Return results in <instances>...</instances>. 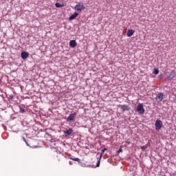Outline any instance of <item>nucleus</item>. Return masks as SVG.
<instances>
[{"instance_id":"nucleus-1","label":"nucleus","mask_w":176,"mask_h":176,"mask_svg":"<svg viewBox=\"0 0 176 176\" xmlns=\"http://www.w3.org/2000/svg\"><path fill=\"white\" fill-rule=\"evenodd\" d=\"M136 111L138 112L139 115H144V113H145V109H144V104L139 103L137 106Z\"/></svg>"},{"instance_id":"nucleus-2","label":"nucleus","mask_w":176,"mask_h":176,"mask_svg":"<svg viewBox=\"0 0 176 176\" xmlns=\"http://www.w3.org/2000/svg\"><path fill=\"white\" fill-rule=\"evenodd\" d=\"M77 115L78 113H76V112L70 114L66 120L67 122H68L69 123H72V122L75 121V118H76Z\"/></svg>"},{"instance_id":"nucleus-3","label":"nucleus","mask_w":176,"mask_h":176,"mask_svg":"<svg viewBox=\"0 0 176 176\" xmlns=\"http://www.w3.org/2000/svg\"><path fill=\"white\" fill-rule=\"evenodd\" d=\"M155 130L159 131L160 130V129H162L163 127V122H162V120H157L155 121Z\"/></svg>"},{"instance_id":"nucleus-4","label":"nucleus","mask_w":176,"mask_h":176,"mask_svg":"<svg viewBox=\"0 0 176 176\" xmlns=\"http://www.w3.org/2000/svg\"><path fill=\"white\" fill-rule=\"evenodd\" d=\"M74 9L78 12H82V10H85V9H86V7L83 4L80 5V3H78L75 6Z\"/></svg>"},{"instance_id":"nucleus-5","label":"nucleus","mask_w":176,"mask_h":176,"mask_svg":"<svg viewBox=\"0 0 176 176\" xmlns=\"http://www.w3.org/2000/svg\"><path fill=\"white\" fill-rule=\"evenodd\" d=\"M63 133H64L65 137H69V135H71V134L74 133V129L69 128V129L64 131Z\"/></svg>"},{"instance_id":"nucleus-6","label":"nucleus","mask_w":176,"mask_h":176,"mask_svg":"<svg viewBox=\"0 0 176 176\" xmlns=\"http://www.w3.org/2000/svg\"><path fill=\"white\" fill-rule=\"evenodd\" d=\"M29 56H30V54L27 52H22L21 54V57L23 60H27Z\"/></svg>"},{"instance_id":"nucleus-7","label":"nucleus","mask_w":176,"mask_h":176,"mask_svg":"<svg viewBox=\"0 0 176 176\" xmlns=\"http://www.w3.org/2000/svg\"><path fill=\"white\" fill-rule=\"evenodd\" d=\"M120 107L122 112H126V111H130V107H129L128 105H120Z\"/></svg>"},{"instance_id":"nucleus-8","label":"nucleus","mask_w":176,"mask_h":176,"mask_svg":"<svg viewBox=\"0 0 176 176\" xmlns=\"http://www.w3.org/2000/svg\"><path fill=\"white\" fill-rule=\"evenodd\" d=\"M164 93H160L158 94H157L156 96V99L160 100V101H163V100H164Z\"/></svg>"},{"instance_id":"nucleus-9","label":"nucleus","mask_w":176,"mask_h":176,"mask_svg":"<svg viewBox=\"0 0 176 176\" xmlns=\"http://www.w3.org/2000/svg\"><path fill=\"white\" fill-rule=\"evenodd\" d=\"M176 76V72L175 71L170 72V74L168 76V80H171V79H174V77Z\"/></svg>"},{"instance_id":"nucleus-10","label":"nucleus","mask_w":176,"mask_h":176,"mask_svg":"<svg viewBox=\"0 0 176 176\" xmlns=\"http://www.w3.org/2000/svg\"><path fill=\"white\" fill-rule=\"evenodd\" d=\"M79 16V13L78 12H74L73 14H72L69 17V21H72V20H75V19H76V17Z\"/></svg>"},{"instance_id":"nucleus-11","label":"nucleus","mask_w":176,"mask_h":176,"mask_svg":"<svg viewBox=\"0 0 176 176\" xmlns=\"http://www.w3.org/2000/svg\"><path fill=\"white\" fill-rule=\"evenodd\" d=\"M134 32H135L133 30L129 29L126 33L128 38L133 36V35H134Z\"/></svg>"},{"instance_id":"nucleus-12","label":"nucleus","mask_w":176,"mask_h":176,"mask_svg":"<svg viewBox=\"0 0 176 176\" xmlns=\"http://www.w3.org/2000/svg\"><path fill=\"white\" fill-rule=\"evenodd\" d=\"M69 47H76V40H71L69 41Z\"/></svg>"},{"instance_id":"nucleus-13","label":"nucleus","mask_w":176,"mask_h":176,"mask_svg":"<svg viewBox=\"0 0 176 176\" xmlns=\"http://www.w3.org/2000/svg\"><path fill=\"white\" fill-rule=\"evenodd\" d=\"M98 155H100V153H98L96 155V156H97V157H98V162H97V163H96V167H100V164H101V158H100V156H98Z\"/></svg>"},{"instance_id":"nucleus-14","label":"nucleus","mask_w":176,"mask_h":176,"mask_svg":"<svg viewBox=\"0 0 176 176\" xmlns=\"http://www.w3.org/2000/svg\"><path fill=\"white\" fill-rule=\"evenodd\" d=\"M19 112H21V113H24L25 112V107L24 106H19Z\"/></svg>"},{"instance_id":"nucleus-15","label":"nucleus","mask_w":176,"mask_h":176,"mask_svg":"<svg viewBox=\"0 0 176 176\" xmlns=\"http://www.w3.org/2000/svg\"><path fill=\"white\" fill-rule=\"evenodd\" d=\"M105 151H108V148H104L102 150L101 153H100V154L99 153V156L100 157V159L102 158V155H104V153L105 152Z\"/></svg>"},{"instance_id":"nucleus-16","label":"nucleus","mask_w":176,"mask_h":176,"mask_svg":"<svg viewBox=\"0 0 176 176\" xmlns=\"http://www.w3.org/2000/svg\"><path fill=\"white\" fill-rule=\"evenodd\" d=\"M71 160H73L74 162H78V163L80 164V159L79 158H72V157H70Z\"/></svg>"},{"instance_id":"nucleus-17","label":"nucleus","mask_w":176,"mask_h":176,"mask_svg":"<svg viewBox=\"0 0 176 176\" xmlns=\"http://www.w3.org/2000/svg\"><path fill=\"white\" fill-rule=\"evenodd\" d=\"M55 6L56 8H63L64 6V4H61L60 3H56Z\"/></svg>"},{"instance_id":"nucleus-18","label":"nucleus","mask_w":176,"mask_h":176,"mask_svg":"<svg viewBox=\"0 0 176 176\" xmlns=\"http://www.w3.org/2000/svg\"><path fill=\"white\" fill-rule=\"evenodd\" d=\"M140 149L142 151V152H145V151H146V149H148V146H142L140 147Z\"/></svg>"},{"instance_id":"nucleus-19","label":"nucleus","mask_w":176,"mask_h":176,"mask_svg":"<svg viewBox=\"0 0 176 176\" xmlns=\"http://www.w3.org/2000/svg\"><path fill=\"white\" fill-rule=\"evenodd\" d=\"M153 74L154 75H159V69H154Z\"/></svg>"},{"instance_id":"nucleus-20","label":"nucleus","mask_w":176,"mask_h":176,"mask_svg":"<svg viewBox=\"0 0 176 176\" xmlns=\"http://www.w3.org/2000/svg\"><path fill=\"white\" fill-rule=\"evenodd\" d=\"M123 152V150L122 148H119L118 151H117V153H120Z\"/></svg>"},{"instance_id":"nucleus-21","label":"nucleus","mask_w":176,"mask_h":176,"mask_svg":"<svg viewBox=\"0 0 176 176\" xmlns=\"http://www.w3.org/2000/svg\"><path fill=\"white\" fill-rule=\"evenodd\" d=\"M13 98H14V96H10L8 97V100H13Z\"/></svg>"},{"instance_id":"nucleus-22","label":"nucleus","mask_w":176,"mask_h":176,"mask_svg":"<svg viewBox=\"0 0 176 176\" xmlns=\"http://www.w3.org/2000/svg\"><path fill=\"white\" fill-rule=\"evenodd\" d=\"M25 142V144H26V145H27V146H30V144H28V142L26 141V142Z\"/></svg>"},{"instance_id":"nucleus-23","label":"nucleus","mask_w":176,"mask_h":176,"mask_svg":"<svg viewBox=\"0 0 176 176\" xmlns=\"http://www.w3.org/2000/svg\"><path fill=\"white\" fill-rule=\"evenodd\" d=\"M69 164H70V166H72V162L69 161Z\"/></svg>"},{"instance_id":"nucleus-24","label":"nucleus","mask_w":176,"mask_h":176,"mask_svg":"<svg viewBox=\"0 0 176 176\" xmlns=\"http://www.w3.org/2000/svg\"><path fill=\"white\" fill-rule=\"evenodd\" d=\"M23 141L25 142L27 140H25V138L23 137Z\"/></svg>"},{"instance_id":"nucleus-25","label":"nucleus","mask_w":176,"mask_h":176,"mask_svg":"<svg viewBox=\"0 0 176 176\" xmlns=\"http://www.w3.org/2000/svg\"><path fill=\"white\" fill-rule=\"evenodd\" d=\"M46 135L51 137L50 134H49L47 133H46Z\"/></svg>"},{"instance_id":"nucleus-26","label":"nucleus","mask_w":176,"mask_h":176,"mask_svg":"<svg viewBox=\"0 0 176 176\" xmlns=\"http://www.w3.org/2000/svg\"><path fill=\"white\" fill-rule=\"evenodd\" d=\"M23 126H24V122H22Z\"/></svg>"},{"instance_id":"nucleus-27","label":"nucleus","mask_w":176,"mask_h":176,"mask_svg":"<svg viewBox=\"0 0 176 176\" xmlns=\"http://www.w3.org/2000/svg\"><path fill=\"white\" fill-rule=\"evenodd\" d=\"M162 76H162V75H161V76H160V78H162Z\"/></svg>"},{"instance_id":"nucleus-28","label":"nucleus","mask_w":176,"mask_h":176,"mask_svg":"<svg viewBox=\"0 0 176 176\" xmlns=\"http://www.w3.org/2000/svg\"><path fill=\"white\" fill-rule=\"evenodd\" d=\"M162 76H162V75H161V76H160V78H162Z\"/></svg>"},{"instance_id":"nucleus-29","label":"nucleus","mask_w":176,"mask_h":176,"mask_svg":"<svg viewBox=\"0 0 176 176\" xmlns=\"http://www.w3.org/2000/svg\"><path fill=\"white\" fill-rule=\"evenodd\" d=\"M1 80H0V85H1Z\"/></svg>"}]
</instances>
